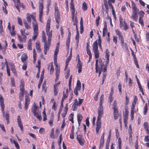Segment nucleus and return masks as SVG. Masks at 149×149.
<instances>
[{"mask_svg":"<svg viewBox=\"0 0 149 149\" xmlns=\"http://www.w3.org/2000/svg\"><path fill=\"white\" fill-rule=\"evenodd\" d=\"M0 106L1 107V110L2 111L3 115V117H4V115H5V111H4V109L5 107L4 104V103H0Z\"/></svg>","mask_w":149,"mask_h":149,"instance_id":"nucleus-22","label":"nucleus"},{"mask_svg":"<svg viewBox=\"0 0 149 149\" xmlns=\"http://www.w3.org/2000/svg\"><path fill=\"white\" fill-rule=\"evenodd\" d=\"M42 41L43 42H46L47 40L45 33H44V31H42Z\"/></svg>","mask_w":149,"mask_h":149,"instance_id":"nucleus-23","label":"nucleus"},{"mask_svg":"<svg viewBox=\"0 0 149 149\" xmlns=\"http://www.w3.org/2000/svg\"><path fill=\"white\" fill-rule=\"evenodd\" d=\"M121 86H122L121 84L120 83H119L118 85V90H119V93L120 95H121V93H122Z\"/></svg>","mask_w":149,"mask_h":149,"instance_id":"nucleus-37","label":"nucleus"},{"mask_svg":"<svg viewBox=\"0 0 149 149\" xmlns=\"http://www.w3.org/2000/svg\"><path fill=\"white\" fill-rule=\"evenodd\" d=\"M70 9L72 10L71 12V15L72 19V21L73 22L74 20V13L75 12V8L74 7V5L73 2H70Z\"/></svg>","mask_w":149,"mask_h":149,"instance_id":"nucleus-10","label":"nucleus"},{"mask_svg":"<svg viewBox=\"0 0 149 149\" xmlns=\"http://www.w3.org/2000/svg\"><path fill=\"white\" fill-rule=\"evenodd\" d=\"M77 140L79 141V140H82L83 139V136L82 135H79L77 136Z\"/></svg>","mask_w":149,"mask_h":149,"instance_id":"nucleus-52","label":"nucleus"},{"mask_svg":"<svg viewBox=\"0 0 149 149\" xmlns=\"http://www.w3.org/2000/svg\"><path fill=\"white\" fill-rule=\"evenodd\" d=\"M60 82H58L54 84V95L56 96L58 93V88Z\"/></svg>","mask_w":149,"mask_h":149,"instance_id":"nucleus-12","label":"nucleus"},{"mask_svg":"<svg viewBox=\"0 0 149 149\" xmlns=\"http://www.w3.org/2000/svg\"><path fill=\"white\" fill-rule=\"evenodd\" d=\"M144 115H146V113L148 110V106L147 105V103H146L145 106V107L144 108Z\"/></svg>","mask_w":149,"mask_h":149,"instance_id":"nucleus-33","label":"nucleus"},{"mask_svg":"<svg viewBox=\"0 0 149 149\" xmlns=\"http://www.w3.org/2000/svg\"><path fill=\"white\" fill-rule=\"evenodd\" d=\"M52 109H53L54 111H56V102L55 101L53 104V106L52 107Z\"/></svg>","mask_w":149,"mask_h":149,"instance_id":"nucleus-62","label":"nucleus"},{"mask_svg":"<svg viewBox=\"0 0 149 149\" xmlns=\"http://www.w3.org/2000/svg\"><path fill=\"white\" fill-rule=\"evenodd\" d=\"M104 143V141L100 140V144L99 149H101L103 147V144Z\"/></svg>","mask_w":149,"mask_h":149,"instance_id":"nucleus-39","label":"nucleus"},{"mask_svg":"<svg viewBox=\"0 0 149 149\" xmlns=\"http://www.w3.org/2000/svg\"><path fill=\"white\" fill-rule=\"evenodd\" d=\"M106 55L105 57L107 59V60L105 62V67H104L103 70L104 72L106 71L107 70V67L108 64L109 62V52L108 49H107L105 51Z\"/></svg>","mask_w":149,"mask_h":149,"instance_id":"nucleus-6","label":"nucleus"},{"mask_svg":"<svg viewBox=\"0 0 149 149\" xmlns=\"http://www.w3.org/2000/svg\"><path fill=\"white\" fill-rule=\"evenodd\" d=\"M100 16H98L97 18H96L95 20V22L96 24V26H98L99 24V20L100 19Z\"/></svg>","mask_w":149,"mask_h":149,"instance_id":"nucleus-35","label":"nucleus"},{"mask_svg":"<svg viewBox=\"0 0 149 149\" xmlns=\"http://www.w3.org/2000/svg\"><path fill=\"white\" fill-rule=\"evenodd\" d=\"M128 119V118L126 117L124 118V123L125 124V127H127V120Z\"/></svg>","mask_w":149,"mask_h":149,"instance_id":"nucleus-49","label":"nucleus"},{"mask_svg":"<svg viewBox=\"0 0 149 149\" xmlns=\"http://www.w3.org/2000/svg\"><path fill=\"white\" fill-rule=\"evenodd\" d=\"M119 39L120 40V41L121 43L122 44V45L124 44V40L123 39V35H120V37H119Z\"/></svg>","mask_w":149,"mask_h":149,"instance_id":"nucleus-46","label":"nucleus"},{"mask_svg":"<svg viewBox=\"0 0 149 149\" xmlns=\"http://www.w3.org/2000/svg\"><path fill=\"white\" fill-rule=\"evenodd\" d=\"M38 107L36 106L34 103L33 106L32 107L31 111L33 114L34 116L36 117L39 120H40L42 119L41 116L40 112L37 110Z\"/></svg>","mask_w":149,"mask_h":149,"instance_id":"nucleus-3","label":"nucleus"},{"mask_svg":"<svg viewBox=\"0 0 149 149\" xmlns=\"http://www.w3.org/2000/svg\"><path fill=\"white\" fill-rule=\"evenodd\" d=\"M24 83L23 80L22 79L21 80L20 87V92L19 93V96L23 97L24 95Z\"/></svg>","mask_w":149,"mask_h":149,"instance_id":"nucleus-8","label":"nucleus"},{"mask_svg":"<svg viewBox=\"0 0 149 149\" xmlns=\"http://www.w3.org/2000/svg\"><path fill=\"white\" fill-rule=\"evenodd\" d=\"M40 42L38 41H37V42L36 43V49L37 50H39V52H40L41 50V49L40 48Z\"/></svg>","mask_w":149,"mask_h":149,"instance_id":"nucleus-25","label":"nucleus"},{"mask_svg":"<svg viewBox=\"0 0 149 149\" xmlns=\"http://www.w3.org/2000/svg\"><path fill=\"white\" fill-rule=\"evenodd\" d=\"M116 33V34L118 35L119 37H120V35H122L121 34V33L120 32L119 30L117 29L115 30Z\"/></svg>","mask_w":149,"mask_h":149,"instance_id":"nucleus-58","label":"nucleus"},{"mask_svg":"<svg viewBox=\"0 0 149 149\" xmlns=\"http://www.w3.org/2000/svg\"><path fill=\"white\" fill-rule=\"evenodd\" d=\"M18 37L19 38V41L21 42H22L24 41V40H25V39L26 38V35L23 34V35H22V36H23V37L22 38L21 36H19L18 34H17Z\"/></svg>","mask_w":149,"mask_h":149,"instance_id":"nucleus-15","label":"nucleus"},{"mask_svg":"<svg viewBox=\"0 0 149 149\" xmlns=\"http://www.w3.org/2000/svg\"><path fill=\"white\" fill-rule=\"evenodd\" d=\"M93 51L94 53L95 58H99L100 53L98 50V46L97 40L95 41L92 46Z\"/></svg>","mask_w":149,"mask_h":149,"instance_id":"nucleus-4","label":"nucleus"},{"mask_svg":"<svg viewBox=\"0 0 149 149\" xmlns=\"http://www.w3.org/2000/svg\"><path fill=\"white\" fill-rule=\"evenodd\" d=\"M38 23L36 21H34L32 22L33 29H38Z\"/></svg>","mask_w":149,"mask_h":149,"instance_id":"nucleus-24","label":"nucleus"},{"mask_svg":"<svg viewBox=\"0 0 149 149\" xmlns=\"http://www.w3.org/2000/svg\"><path fill=\"white\" fill-rule=\"evenodd\" d=\"M77 120L81 121L82 119V116L81 114H79L77 116Z\"/></svg>","mask_w":149,"mask_h":149,"instance_id":"nucleus-42","label":"nucleus"},{"mask_svg":"<svg viewBox=\"0 0 149 149\" xmlns=\"http://www.w3.org/2000/svg\"><path fill=\"white\" fill-rule=\"evenodd\" d=\"M63 104H62L61 103V105L60 106V108L59 109L58 113V114L60 115L61 113V112L62 111V109L63 108Z\"/></svg>","mask_w":149,"mask_h":149,"instance_id":"nucleus-50","label":"nucleus"},{"mask_svg":"<svg viewBox=\"0 0 149 149\" xmlns=\"http://www.w3.org/2000/svg\"><path fill=\"white\" fill-rule=\"evenodd\" d=\"M129 133L130 134V135L131 136L132 134V128L131 125H130L129 127Z\"/></svg>","mask_w":149,"mask_h":149,"instance_id":"nucleus-47","label":"nucleus"},{"mask_svg":"<svg viewBox=\"0 0 149 149\" xmlns=\"http://www.w3.org/2000/svg\"><path fill=\"white\" fill-rule=\"evenodd\" d=\"M64 91H63V97L62 98V100L61 101V103H62V104H63V102H64V100H65V98H67L68 97V95H65L64 94Z\"/></svg>","mask_w":149,"mask_h":149,"instance_id":"nucleus-34","label":"nucleus"},{"mask_svg":"<svg viewBox=\"0 0 149 149\" xmlns=\"http://www.w3.org/2000/svg\"><path fill=\"white\" fill-rule=\"evenodd\" d=\"M139 23L141 24L142 26H143L144 25L143 21L142 19L139 18Z\"/></svg>","mask_w":149,"mask_h":149,"instance_id":"nucleus-55","label":"nucleus"},{"mask_svg":"<svg viewBox=\"0 0 149 149\" xmlns=\"http://www.w3.org/2000/svg\"><path fill=\"white\" fill-rule=\"evenodd\" d=\"M59 47L57 46L56 48L55 51L54 52V55H57L58 54L59 51Z\"/></svg>","mask_w":149,"mask_h":149,"instance_id":"nucleus-44","label":"nucleus"},{"mask_svg":"<svg viewBox=\"0 0 149 149\" xmlns=\"http://www.w3.org/2000/svg\"><path fill=\"white\" fill-rule=\"evenodd\" d=\"M33 35L38 36V29H33Z\"/></svg>","mask_w":149,"mask_h":149,"instance_id":"nucleus-57","label":"nucleus"},{"mask_svg":"<svg viewBox=\"0 0 149 149\" xmlns=\"http://www.w3.org/2000/svg\"><path fill=\"white\" fill-rule=\"evenodd\" d=\"M17 20L19 24L21 25H22V21L21 18L19 17H17Z\"/></svg>","mask_w":149,"mask_h":149,"instance_id":"nucleus-54","label":"nucleus"},{"mask_svg":"<svg viewBox=\"0 0 149 149\" xmlns=\"http://www.w3.org/2000/svg\"><path fill=\"white\" fill-rule=\"evenodd\" d=\"M54 70V66L53 64H52L51 65V68L50 70V73L51 74H52L53 73V72Z\"/></svg>","mask_w":149,"mask_h":149,"instance_id":"nucleus-40","label":"nucleus"},{"mask_svg":"<svg viewBox=\"0 0 149 149\" xmlns=\"http://www.w3.org/2000/svg\"><path fill=\"white\" fill-rule=\"evenodd\" d=\"M73 115L72 113L68 117V119L69 120H72V119H73Z\"/></svg>","mask_w":149,"mask_h":149,"instance_id":"nucleus-64","label":"nucleus"},{"mask_svg":"<svg viewBox=\"0 0 149 149\" xmlns=\"http://www.w3.org/2000/svg\"><path fill=\"white\" fill-rule=\"evenodd\" d=\"M5 118L8 124L9 122V115L8 113H6L5 115Z\"/></svg>","mask_w":149,"mask_h":149,"instance_id":"nucleus-36","label":"nucleus"},{"mask_svg":"<svg viewBox=\"0 0 149 149\" xmlns=\"http://www.w3.org/2000/svg\"><path fill=\"white\" fill-rule=\"evenodd\" d=\"M107 31V29L103 28V36L105 37Z\"/></svg>","mask_w":149,"mask_h":149,"instance_id":"nucleus-53","label":"nucleus"},{"mask_svg":"<svg viewBox=\"0 0 149 149\" xmlns=\"http://www.w3.org/2000/svg\"><path fill=\"white\" fill-rule=\"evenodd\" d=\"M57 55H54V64L56 66V67H57V66L58 65L57 64Z\"/></svg>","mask_w":149,"mask_h":149,"instance_id":"nucleus-32","label":"nucleus"},{"mask_svg":"<svg viewBox=\"0 0 149 149\" xmlns=\"http://www.w3.org/2000/svg\"><path fill=\"white\" fill-rule=\"evenodd\" d=\"M44 49L49 50L50 46L51 45V41H50V43L49 41L44 42Z\"/></svg>","mask_w":149,"mask_h":149,"instance_id":"nucleus-14","label":"nucleus"},{"mask_svg":"<svg viewBox=\"0 0 149 149\" xmlns=\"http://www.w3.org/2000/svg\"><path fill=\"white\" fill-rule=\"evenodd\" d=\"M144 141L146 142H149V136L147 135L144 138Z\"/></svg>","mask_w":149,"mask_h":149,"instance_id":"nucleus-63","label":"nucleus"},{"mask_svg":"<svg viewBox=\"0 0 149 149\" xmlns=\"http://www.w3.org/2000/svg\"><path fill=\"white\" fill-rule=\"evenodd\" d=\"M98 62L99 60L98 59H96L95 60V66L96 72V73H97L98 70H99V76L101 73V72L103 71L104 72V73H103V75L102 76V84H103L106 79V77L107 75V74L106 73V71L104 72L103 70L104 67H105V65H104V62H103L101 58H100L99 60V66H98Z\"/></svg>","mask_w":149,"mask_h":149,"instance_id":"nucleus-1","label":"nucleus"},{"mask_svg":"<svg viewBox=\"0 0 149 149\" xmlns=\"http://www.w3.org/2000/svg\"><path fill=\"white\" fill-rule=\"evenodd\" d=\"M79 31L77 32V35L75 37V39L77 40L76 44L77 46L79 42Z\"/></svg>","mask_w":149,"mask_h":149,"instance_id":"nucleus-26","label":"nucleus"},{"mask_svg":"<svg viewBox=\"0 0 149 149\" xmlns=\"http://www.w3.org/2000/svg\"><path fill=\"white\" fill-rule=\"evenodd\" d=\"M132 9L133 10V13H138V12H139V10L137 9V7L134 8Z\"/></svg>","mask_w":149,"mask_h":149,"instance_id":"nucleus-60","label":"nucleus"},{"mask_svg":"<svg viewBox=\"0 0 149 149\" xmlns=\"http://www.w3.org/2000/svg\"><path fill=\"white\" fill-rule=\"evenodd\" d=\"M87 6L86 3L85 2H84L82 4V8L83 10L84 11L86 10L87 9Z\"/></svg>","mask_w":149,"mask_h":149,"instance_id":"nucleus-30","label":"nucleus"},{"mask_svg":"<svg viewBox=\"0 0 149 149\" xmlns=\"http://www.w3.org/2000/svg\"><path fill=\"white\" fill-rule=\"evenodd\" d=\"M27 57L26 54L24 53L21 56V59L22 61L24 62V61H26L27 58Z\"/></svg>","mask_w":149,"mask_h":149,"instance_id":"nucleus-17","label":"nucleus"},{"mask_svg":"<svg viewBox=\"0 0 149 149\" xmlns=\"http://www.w3.org/2000/svg\"><path fill=\"white\" fill-rule=\"evenodd\" d=\"M32 16V15L31 14H29V13H28L27 14V16H26V19L29 23H31V17Z\"/></svg>","mask_w":149,"mask_h":149,"instance_id":"nucleus-18","label":"nucleus"},{"mask_svg":"<svg viewBox=\"0 0 149 149\" xmlns=\"http://www.w3.org/2000/svg\"><path fill=\"white\" fill-rule=\"evenodd\" d=\"M104 99V95H102L100 98V102L99 103V106L98 109V111H103V108L102 105V101Z\"/></svg>","mask_w":149,"mask_h":149,"instance_id":"nucleus-9","label":"nucleus"},{"mask_svg":"<svg viewBox=\"0 0 149 149\" xmlns=\"http://www.w3.org/2000/svg\"><path fill=\"white\" fill-rule=\"evenodd\" d=\"M35 49H33V63H35L36 60V53L35 52Z\"/></svg>","mask_w":149,"mask_h":149,"instance_id":"nucleus-29","label":"nucleus"},{"mask_svg":"<svg viewBox=\"0 0 149 149\" xmlns=\"http://www.w3.org/2000/svg\"><path fill=\"white\" fill-rule=\"evenodd\" d=\"M78 105V100L77 99H75L74 100V103L72 106V109L73 111H74L77 110V106Z\"/></svg>","mask_w":149,"mask_h":149,"instance_id":"nucleus-13","label":"nucleus"},{"mask_svg":"<svg viewBox=\"0 0 149 149\" xmlns=\"http://www.w3.org/2000/svg\"><path fill=\"white\" fill-rule=\"evenodd\" d=\"M43 79V74L42 75H41L40 79L39 80V84L38 85V87L39 88L40 87L41 84L42 82V81Z\"/></svg>","mask_w":149,"mask_h":149,"instance_id":"nucleus-19","label":"nucleus"},{"mask_svg":"<svg viewBox=\"0 0 149 149\" xmlns=\"http://www.w3.org/2000/svg\"><path fill=\"white\" fill-rule=\"evenodd\" d=\"M27 49L29 50H32L31 43V41H29L28 43Z\"/></svg>","mask_w":149,"mask_h":149,"instance_id":"nucleus-31","label":"nucleus"},{"mask_svg":"<svg viewBox=\"0 0 149 149\" xmlns=\"http://www.w3.org/2000/svg\"><path fill=\"white\" fill-rule=\"evenodd\" d=\"M138 13L140 15L139 18L142 19L143 17L145 14L144 12L143 11H140L138 12Z\"/></svg>","mask_w":149,"mask_h":149,"instance_id":"nucleus-28","label":"nucleus"},{"mask_svg":"<svg viewBox=\"0 0 149 149\" xmlns=\"http://www.w3.org/2000/svg\"><path fill=\"white\" fill-rule=\"evenodd\" d=\"M55 18L56 23L58 24L60 21V16H55Z\"/></svg>","mask_w":149,"mask_h":149,"instance_id":"nucleus-41","label":"nucleus"},{"mask_svg":"<svg viewBox=\"0 0 149 149\" xmlns=\"http://www.w3.org/2000/svg\"><path fill=\"white\" fill-rule=\"evenodd\" d=\"M109 102L110 104H111V103L113 101V97H112V96L109 95Z\"/></svg>","mask_w":149,"mask_h":149,"instance_id":"nucleus-61","label":"nucleus"},{"mask_svg":"<svg viewBox=\"0 0 149 149\" xmlns=\"http://www.w3.org/2000/svg\"><path fill=\"white\" fill-rule=\"evenodd\" d=\"M137 13H137L132 12V14L131 16V18H132L134 20L136 21L138 17V16L137 15Z\"/></svg>","mask_w":149,"mask_h":149,"instance_id":"nucleus-20","label":"nucleus"},{"mask_svg":"<svg viewBox=\"0 0 149 149\" xmlns=\"http://www.w3.org/2000/svg\"><path fill=\"white\" fill-rule=\"evenodd\" d=\"M54 128L52 129L51 132L50 134V137L51 138L54 139L55 136L54 135Z\"/></svg>","mask_w":149,"mask_h":149,"instance_id":"nucleus-27","label":"nucleus"},{"mask_svg":"<svg viewBox=\"0 0 149 149\" xmlns=\"http://www.w3.org/2000/svg\"><path fill=\"white\" fill-rule=\"evenodd\" d=\"M86 52L87 54L89 55V56H92V54L90 49H86Z\"/></svg>","mask_w":149,"mask_h":149,"instance_id":"nucleus-59","label":"nucleus"},{"mask_svg":"<svg viewBox=\"0 0 149 149\" xmlns=\"http://www.w3.org/2000/svg\"><path fill=\"white\" fill-rule=\"evenodd\" d=\"M77 57L78 58V63L77 64V67L78 68V72L79 73H80L82 71V64L80 60L78 54L77 56Z\"/></svg>","mask_w":149,"mask_h":149,"instance_id":"nucleus-11","label":"nucleus"},{"mask_svg":"<svg viewBox=\"0 0 149 149\" xmlns=\"http://www.w3.org/2000/svg\"><path fill=\"white\" fill-rule=\"evenodd\" d=\"M11 70L15 75L16 74V71L15 69V67H11Z\"/></svg>","mask_w":149,"mask_h":149,"instance_id":"nucleus-51","label":"nucleus"},{"mask_svg":"<svg viewBox=\"0 0 149 149\" xmlns=\"http://www.w3.org/2000/svg\"><path fill=\"white\" fill-rule=\"evenodd\" d=\"M5 62L6 63V70H7V72L8 74V76H10V69L9 68L8 66V63L7 61L6 60V59H5Z\"/></svg>","mask_w":149,"mask_h":149,"instance_id":"nucleus-16","label":"nucleus"},{"mask_svg":"<svg viewBox=\"0 0 149 149\" xmlns=\"http://www.w3.org/2000/svg\"><path fill=\"white\" fill-rule=\"evenodd\" d=\"M18 126L20 129V130L22 131L23 130V125L22 123H18Z\"/></svg>","mask_w":149,"mask_h":149,"instance_id":"nucleus-56","label":"nucleus"},{"mask_svg":"<svg viewBox=\"0 0 149 149\" xmlns=\"http://www.w3.org/2000/svg\"><path fill=\"white\" fill-rule=\"evenodd\" d=\"M98 116L96 122L97 127H101V118L103 113V111H97Z\"/></svg>","mask_w":149,"mask_h":149,"instance_id":"nucleus-5","label":"nucleus"},{"mask_svg":"<svg viewBox=\"0 0 149 149\" xmlns=\"http://www.w3.org/2000/svg\"><path fill=\"white\" fill-rule=\"evenodd\" d=\"M81 87V82L79 80L77 81L76 87L75 88L76 89L80 90Z\"/></svg>","mask_w":149,"mask_h":149,"instance_id":"nucleus-21","label":"nucleus"},{"mask_svg":"<svg viewBox=\"0 0 149 149\" xmlns=\"http://www.w3.org/2000/svg\"><path fill=\"white\" fill-rule=\"evenodd\" d=\"M144 128L145 130L148 129L149 126L147 122H145L144 123Z\"/></svg>","mask_w":149,"mask_h":149,"instance_id":"nucleus-48","label":"nucleus"},{"mask_svg":"<svg viewBox=\"0 0 149 149\" xmlns=\"http://www.w3.org/2000/svg\"><path fill=\"white\" fill-rule=\"evenodd\" d=\"M51 19L49 18L47 21L46 27V31L47 35L48 36V41L50 43L52 38V30L50 31Z\"/></svg>","mask_w":149,"mask_h":149,"instance_id":"nucleus-2","label":"nucleus"},{"mask_svg":"<svg viewBox=\"0 0 149 149\" xmlns=\"http://www.w3.org/2000/svg\"><path fill=\"white\" fill-rule=\"evenodd\" d=\"M46 86V82H45V84H43L42 85V90L44 91L45 92H46L47 91V88Z\"/></svg>","mask_w":149,"mask_h":149,"instance_id":"nucleus-45","label":"nucleus"},{"mask_svg":"<svg viewBox=\"0 0 149 149\" xmlns=\"http://www.w3.org/2000/svg\"><path fill=\"white\" fill-rule=\"evenodd\" d=\"M29 100L27 99V98H26L25 99V106H24V109L25 110H27L28 105L29 104H27V102L28 101H29Z\"/></svg>","mask_w":149,"mask_h":149,"instance_id":"nucleus-38","label":"nucleus"},{"mask_svg":"<svg viewBox=\"0 0 149 149\" xmlns=\"http://www.w3.org/2000/svg\"><path fill=\"white\" fill-rule=\"evenodd\" d=\"M43 0H40L39 2V19L40 21H41V18L43 14Z\"/></svg>","mask_w":149,"mask_h":149,"instance_id":"nucleus-7","label":"nucleus"},{"mask_svg":"<svg viewBox=\"0 0 149 149\" xmlns=\"http://www.w3.org/2000/svg\"><path fill=\"white\" fill-rule=\"evenodd\" d=\"M72 49H71L70 50V54L69 55V56L67 58V59L66 60V61H68L69 62L70 61L71 59V57L72 56Z\"/></svg>","mask_w":149,"mask_h":149,"instance_id":"nucleus-43","label":"nucleus"}]
</instances>
